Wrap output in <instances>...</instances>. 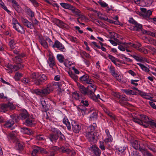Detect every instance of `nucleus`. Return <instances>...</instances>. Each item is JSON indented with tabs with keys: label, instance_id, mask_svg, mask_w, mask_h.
<instances>
[{
	"label": "nucleus",
	"instance_id": "f257e3e1",
	"mask_svg": "<svg viewBox=\"0 0 156 156\" xmlns=\"http://www.w3.org/2000/svg\"><path fill=\"white\" fill-rule=\"evenodd\" d=\"M96 127L95 123L90 125L88 128V131L85 134V136L91 144H94L97 142L98 136V134L94 130Z\"/></svg>",
	"mask_w": 156,
	"mask_h": 156
},
{
	"label": "nucleus",
	"instance_id": "f03ea898",
	"mask_svg": "<svg viewBox=\"0 0 156 156\" xmlns=\"http://www.w3.org/2000/svg\"><path fill=\"white\" fill-rule=\"evenodd\" d=\"M58 150L61 152L66 153L69 154L70 156L73 155L75 154L74 151H72L69 148H66L64 146H62L60 148L54 146L51 148L49 150V156H54L56 153V151Z\"/></svg>",
	"mask_w": 156,
	"mask_h": 156
},
{
	"label": "nucleus",
	"instance_id": "7ed1b4c3",
	"mask_svg": "<svg viewBox=\"0 0 156 156\" xmlns=\"http://www.w3.org/2000/svg\"><path fill=\"white\" fill-rule=\"evenodd\" d=\"M61 84L59 82H54L48 84L46 87L43 89L44 96L48 94L52 91L54 88H59L61 91H62L63 89H61Z\"/></svg>",
	"mask_w": 156,
	"mask_h": 156
},
{
	"label": "nucleus",
	"instance_id": "20e7f679",
	"mask_svg": "<svg viewBox=\"0 0 156 156\" xmlns=\"http://www.w3.org/2000/svg\"><path fill=\"white\" fill-rule=\"evenodd\" d=\"M140 118H138L136 117H133V121L140 125H142L147 127V126L144 124V123L149 124L151 119H149L148 117L145 115H140Z\"/></svg>",
	"mask_w": 156,
	"mask_h": 156
},
{
	"label": "nucleus",
	"instance_id": "39448f33",
	"mask_svg": "<svg viewBox=\"0 0 156 156\" xmlns=\"http://www.w3.org/2000/svg\"><path fill=\"white\" fill-rule=\"evenodd\" d=\"M89 84L87 88L89 89L88 90V96L91 99L93 100L96 101L97 100L96 96L95 95L94 92L95 91L96 88V86L95 84Z\"/></svg>",
	"mask_w": 156,
	"mask_h": 156
},
{
	"label": "nucleus",
	"instance_id": "423d86ee",
	"mask_svg": "<svg viewBox=\"0 0 156 156\" xmlns=\"http://www.w3.org/2000/svg\"><path fill=\"white\" fill-rule=\"evenodd\" d=\"M0 107L1 111L4 112L15 108L14 105L12 103L10 102H8L6 104H2L0 105Z\"/></svg>",
	"mask_w": 156,
	"mask_h": 156
},
{
	"label": "nucleus",
	"instance_id": "0eeeda50",
	"mask_svg": "<svg viewBox=\"0 0 156 156\" xmlns=\"http://www.w3.org/2000/svg\"><path fill=\"white\" fill-rule=\"evenodd\" d=\"M80 80L81 83L83 84H91L94 83V81L89 78V76L86 74L80 78Z\"/></svg>",
	"mask_w": 156,
	"mask_h": 156
},
{
	"label": "nucleus",
	"instance_id": "6e6552de",
	"mask_svg": "<svg viewBox=\"0 0 156 156\" xmlns=\"http://www.w3.org/2000/svg\"><path fill=\"white\" fill-rule=\"evenodd\" d=\"M11 117L12 119H9L6 121L4 125V127L5 128H11L12 129H13L12 126L14 124V120H16V116L13 115H11Z\"/></svg>",
	"mask_w": 156,
	"mask_h": 156
},
{
	"label": "nucleus",
	"instance_id": "1a4fd4ad",
	"mask_svg": "<svg viewBox=\"0 0 156 156\" xmlns=\"http://www.w3.org/2000/svg\"><path fill=\"white\" fill-rule=\"evenodd\" d=\"M47 80V76L43 74H40L39 77L37 80L34 81V83L36 85H41Z\"/></svg>",
	"mask_w": 156,
	"mask_h": 156
},
{
	"label": "nucleus",
	"instance_id": "9d476101",
	"mask_svg": "<svg viewBox=\"0 0 156 156\" xmlns=\"http://www.w3.org/2000/svg\"><path fill=\"white\" fill-rule=\"evenodd\" d=\"M93 154L94 156H100L101 154V151L98 147L95 145H92L89 148Z\"/></svg>",
	"mask_w": 156,
	"mask_h": 156
},
{
	"label": "nucleus",
	"instance_id": "9b49d317",
	"mask_svg": "<svg viewBox=\"0 0 156 156\" xmlns=\"http://www.w3.org/2000/svg\"><path fill=\"white\" fill-rule=\"evenodd\" d=\"M53 48H56L62 52H65L66 49L62 44L58 40H56L52 46Z\"/></svg>",
	"mask_w": 156,
	"mask_h": 156
},
{
	"label": "nucleus",
	"instance_id": "f8f14e48",
	"mask_svg": "<svg viewBox=\"0 0 156 156\" xmlns=\"http://www.w3.org/2000/svg\"><path fill=\"white\" fill-rule=\"evenodd\" d=\"M141 11V15L145 18H149L150 16L152 14V11L146 8H140Z\"/></svg>",
	"mask_w": 156,
	"mask_h": 156
},
{
	"label": "nucleus",
	"instance_id": "ddd939ff",
	"mask_svg": "<svg viewBox=\"0 0 156 156\" xmlns=\"http://www.w3.org/2000/svg\"><path fill=\"white\" fill-rule=\"evenodd\" d=\"M13 27L18 32L21 34H24L25 31L23 27L20 25L18 22L12 23Z\"/></svg>",
	"mask_w": 156,
	"mask_h": 156
},
{
	"label": "nucleus",
	"instance_id": "4468645a",
	"mask_svg": "<svg viewBox=\"0 0 156 156\" xmlns=\"http://www.w3.org/2000/svg\"><path fill=\"white\" fill-rule=\"evenodd\" d=\"M39 41L41 44L45 48H47L48 47V44L45 39V37H43L42 36H39L38 37Z\"/></svg>",
	"mask_w": 156,
	"mask_h": 156
},
{
	"label": "nucleus",
	"instance_id": "2eb2a0df",
	"mask_svg": "<svg viewBox=\"0 0 156 156\" xmlns=\"http://www.w3.org/2000/svg\"><path fill=\"white\" fill-rule=\"evenodd\" d=\"M21 21L25 26L30 29H33V26L31 22H29L27 19L23 17L21 18Z\"/></svg>",
	"mask_w": 156,
	"mask_h": 156
},
{
	"label": "nucleus",
	"instance_id": "dca6fc26",
	"mask_svg": "<svg viewBox=\"0 0 156 156\" xmlns=\"http://www.w3.org/2000/svg\"><path fill=\"white\" fill-rule=\"evenodd\" d=\"M55 22L56 25L60 28H67L68 27V26L67 24L58 19L55 20Z\"/></svg>",
	"mask_w": 156,
	"mask_h": 156
},
{
	"label": "nucleus",
	"instance_id": "f3484780",
	"mask_svg": "<svg viewBox=\"0 0 156 156\" xmlns=\"http://www.w3.org/2000/svg\"><path fill=\"white\" fill-rule=\"evenodd\" d=\"M131 145L136 150L139 149L142 152V149H144V147H141L138 141L136 140L134 141L131 143Z\"/></svg>",
	"mask_w": 156,
	"mask_h": 156
},
{
	"label": "nucleus",
	"instance_id": "a211bd4d",
	"mask_svg": "<svg viewBox=\"0 0 156 156\" xmlns=\"http://www.w3.org/2000/svg\"><path fill=\"white\" fill-rule=\"evenodd\" d=\"M77 85L81 93L84 95H88V89L87 88L80 83H77Z\"/></svg>",
	"mask_w": 156,
	"mask_h": 156
},
{
	"label": "nucleus",
	"instance_id": "6ab92c4d",
	"mask_svg": "<svg viewBox=\"0 0 156 156\" xmlns=\"http://www.w3.org/2000/svg\"><path fill=\"white\" fill-rule=\"evenodd\" d=\"M72 126L73 130L74 132L76 133H78L79 132L80 130V127L78 124L73 122H72Z\"/></svg>",
	"mask_w": 156,
	"mask_h": 156
},
{
	"label": "nucleus",
	"instance_id": "aec40b11",
	"mask_svg": "<svg viewBox=\"0 0 156 156\" xmlns=\"http://www.w3.org/2000/svg\"><path fill=\"white\" fill-rule=\"evenodd\" d=\"M16 134L17 133L15 131H12L9 134L7 135V136L9 139H10L14 141H16L17 140L16 137Z\"/></svg>",
	"mask_w": 156,
	"mask_h": 156
},
{
	"label": "nucleus",
	"instance_id": "412c9836",
	"mask_svg": "<svg viewBox=\"0 0 156 156\" xmlns=\"http://www.w3.org/2000/svg\"><path fill=\"white\" fill-rule=\"evenodd\" d=\"M124 47H125L126 51L128 52L132 53V51L131 49L133 48V44L130 42L128 43L124 42Z\"/></svg>",
	"mask_w": 156,
	"mask_h": 156
},
{
	"label": "nucleus",
	"instance_id": "4be33fe9",
	"mask_svg": "<svg viewBox=\"0 0 156 156\" xmlns=\"http://www.w3.org/2000/svg\"><path fill=\"white\" fill-rule=\"evenodd\" d=\"M29 117V115L27 111L25 109L23 110L21 112L19 117L20 119L23 120L27 119Z\"/></svg>",
	"mask_w": 156,
	"mask_h": 156
},
{
	"label": "nucleus",
	"instance_id": "5701e85b",
	"mask_svg": "<svg viewBox=\"0 0 156 156\" xmlns=\"http://www.w3.org/2000/svg\"><path fill=\"white\" fill-rule=\"evenodd\" d=\"M20 132L23 134L29 135H31L33 133V132L31 129L25 127H21Z\"/></svg>",
	"mask_w": 156,
	"mask_h": 156
},
{
	"label": "nucleus",
	"instance_id": "b1692460",
	"mask_svg": "<svg viewBox=\"0 0 156 156\" xmlns=\"http://www.w3.org/2000/svg\"><path fill=\"white\" fill-rule=\"evenodd\" d=\"M70 10L74 14V15L76 16H78L80 13H81V11L79 10L73 5L71 7Z\"/></svg>",
	"mask_w": 156,
	"mask_h": 156
},
{
	"label": "nucleus",
	"instance_id": "393cba45",
	"mask_svg": "<svg viewBox=\"0 0 156 156\" xmlns=\"http://www.w3.org/2000/svg\"><path fill=\"white\" fill-rule=\"evenodd\" d=\"M32 92L33 93H34L37 95H39L42 97L44 96L43 89H34L32 90Z\"/></svg>",
	"mask_w": 156,
	"mask_h": 156
},
{
	"label": "nucleus",
	"instance_id": "a878e982",
	"mask_svg": "<svg viewBox=\"0 0 156 156\" xmlns=\"http://www.w3.org/2000/svg\"><path fill=\"white\" fill-rule=\"evenodd\" d=\"M24 124L27 126H30L34 125L35 124V123L33 119L31 117L29 118L28 117L26 119Z\"/></svg>",
	"mask_w": 156,
	"mask_h": 156
},
{
	"label": "nucleus",
	"instance_id": "bb28decb",
	"mask_svg": "<svg viewBox=\"0 0 156 156\" xmlns=\"http://www.w3.org/2000/svg\"><path fill=\"white\" fill-rule=\"evenodd\" d=\"M62 122L66 126L68 130H70L71 129L70 123L67 117L64 116V117L63 119Z\"/></svg>",
	"mask_w": 156,
	"mask_h": 156
},
{
	"label": "nucleus",
	"instance_id": "cd10ccee",
	"mask_svg": "<svg viewBox=\"0 0 156 156\" xmlns=\"http://www.w3.org/2000/svg\"><path fill=\"white\" fill-rule=\"evenodd\" d=\"M139 94L143 98L147 99L150 100H151V99L153 98L152 97L150 96L149 94L142 91H139Z\"/></svg>",
	"mask_w": 156,
	"mask_h": 156
},
{
	"label": "nucleus",
	"instance_id": "c85d7f7f",
	"mask_svg": "<svg viewBox=\"0 0 156 156\" xmlns=\"http://www.w3.org/2000/svg\"><path fill=\"white\" fill-rule=\"evenodd\" d=\"M113 95L115 97L122 100L126 101L127 100L126 97L125 95H121L119 93L117 92L114 93Z\"/></svg>",
	"mask_w": 156,
	"mask_h": 156
},
{
	"label": "nucleus",
	"instance_id": "c756f323",
	"mask_svg": "<svg viewBox=\"0 0 156 156\" xmlns=\"http://www.w3.org/2000/svg\"><path fill=\"white\" fill-rule=\"evenodd\" d=\"M40 147L38 146L34 147L32 153H31V156H37V154L39 152H40Z\"/></svg>",
	"mask_w": 156,
	"mask_h": 156
},
{
	"label": "nucleus",
	"instance_id": "7c9ffc66",
	"mask_svg": "<svg viewBox=\"0 0 156 156\" xmlns=\"http://www.w3.org/2000/svg\"><path fill=\"white\" fill-rule=\"evenodd\" d=\"M77 108L79 112H81L83 115H84L85 114L87 110V108L86 107H85L82 105H80L78 106Z\"/></svg>",
	"mask_w": 156,
	"mask_h": 156
},
{
	"label": "nucleus",
	"instance_id": "2f4dec72",
	"mask_svg": "<svg viewBox=\"0 0 156 156\" xmlns=\"http://www.w3.org/2000/svg\"><path fill=\"white\" fill-rule=\"evenodd\" d=\"M134 26L131 27V30H134L139 31L141 29L142 25L141 24L137 23L136 22V23L134 24Z\"/></svg>",
	"mask_w": 156,
	"mask_h": 156
},
{
	"label": "nucleus",
	"instance_id": "473e14b6",
	"mask_svg": "<svg viewBox=\"0 0 156 156\" xmlns=\"http://www.w3.org/2000/svg\"><path fill=\"white\" fill-rule=\"evenodd\" d=\"M49 138L52 142H55L58 138V135L54 134H51L49 136Z\"/></svg>",
	"mask_w": 156,
	"mask_h": 156
},
{
	"label": "nucleus",
	"instance_id": "72a5a7b5",
	"mask_svg": "<svg viewBox=\"0 0 156 156\" xmlns=\"http://www.w3.org/2000/svg\"><path fill=\"white\" fill-rule=\"evenodd\" d=\"M96 12L97 13V16L100 19L105 20H108V17L105 15L103 14L100 12L97 11Z\"/></svg>",
	"mask_w": 156,
	"mask_h": 156
},
{
	"label": "nucleus",
	"instance_id": "f704fd0d",
	"mask_svg": "<svg viewBox=\"0 0 156 156\" xmlns=\"http://www.w3.org/2000/svg\"><path fill=\"white\" fill-rule=\"evenodd\" d=\"M118 49L122 51H124L126 50L125 47H124V42H119L118 43Z\"/></svg>",
	"mask_w": 156,
	"mask_h": 156
},
{
	"label": "nucleus",
	"instance_id": "c9c22d12",
	"mask_svg": "<svg viewBox=\"0 0 156 156\" xmlns=\"http://www.w3.org/2000/svg\"><path fill=\"white\" fill-rule=\"evenodd\" d=\"M143 33L148 35H150L152 37H156V32H152L148 30H142Z\"/></svg>",
	"mask_w": 156,
	"mask_h": 156
},
{
	"label": "nucleus",
	"instance_id": "e433bc0d",
	"mask_svg": "<svg viewBox=\"0 0 156 156\" xmlns=\"http://www.w3.org/2000/svg\"><path fill=\"white\" fill-rule=\"evenodd\" d=\"M40 76V74L38 73H32L30 77L31 78L33 79V81H34L36 80H37L39 78Z\"/></svg>",
	"mask_w": 156,
	"mask_h": 156
},
{
	"label": "nucleus",
	"instance_id": "4c0bfd02",
	"mask_svg": "<svg viewBox=\"0 0 156 156\" xmlns=\"http://www.w3.org/2000/svg\"><path fill=\"white\" fill-rule=\"evenodd\" d=\"M109 69L112 75L115 77H117L118 75L117 72L115 70V68L112 66H111Z\"/></svg>",
	"mask_w": 156,
	"mask_h": 156
},
{
	"label": "nucleus",
	"instance_id": "58836bf2",
	"mask_svg": "<svg viewBox=\"0 0 156 156\" xmlns=\"http://www.w3.org/2000/svg\"><path fill=\"white\" fill-rule=\"evenodd\" d=\"M16 41L12 39L9 41V45L11 49H13L16 47Z\"/></svg>",
	"mask_w": 156,
	"mask_h": 156
},
{
	"label": "nucleus",
	"instance_id": "ea45409f",
	"mask_svg": "<svg viewBox=\"0 0 156 156\" xmlns=\"http://www.w3.org/2000/svg\"><path fill=\"white\" fill-rule=\"evenodd\" d=\"M5 67H6L5 69L7 71L8 73H11L12 72V65L11 64H6L5 65Z\"/></svg>",
	"mask_w": 156,
	"mask_h": 156
},
{
	"label": "nucleus",
	"instance_id": "a19ab883",
	"mask_svg": "<svg viewBox=\"0 0 156 156\" xmlns=\"http://www.w3.org/2000/svg\"><path fill=\"white\" fill-rule=\"evenodd\" d=\"M69 76L75 81H76L78 79V76L73 73L72 72L69 71L68 72Z\"/></svg>",
	"mask_w": 156,
	"mask_h": 156
},
{
	"label": "nucleus",
	"instance_id": "79ce46f5",
	"mask_svg": "<svg viewBox=\"0 0 156 156\" xmlns=\"http://www.w3.org/2000/svg\"><path fill=\"white\" fill-rule=\"evenodd\" d=\"M55 130V132H56L58 136H60L59 140L61 141H62L64 140L65 139V136L58 129H56Z\"/></svg>",
	"mask_w": 156,
	"mask_h": 156
},
{
	"label": "nucleus",
	"instance_id": "37998d69",
	"mask_svg": "<svg viewBox=\"0 0 156 156\" xmlns=\"http://www.w3.org/2000/svg\"><path fill=\"white\" fill-rule=\"evenodd\" d=\"M123 91L127 95H131L136 94L135 92L130 90L124 89L123 90Z\"/></svg>",
	"mask_w": 156,
	"mask_h": 156
},
{
	"label": "nucleus",
	"instance_id": "c03bdc74",
	"mask_svg": "<svg viewBox=\"0 0 156 156\" xmlns=\"http://www.w3.org/2000/svg\"><path fill=\"white\" fill-rule=\"evenodd\" d=\"M60 4L61 6L63 8L66 9H69V10L71 8V7L72 6V5L67 3H61Z\"/></svg>",
	"mask_w": 156,
	"mask_h": 156
},
{
	"label": "nucleus",
	"instance_id": "a18cd8bd",
	"mask_svg": "<svg viewBox=\"0 0 156 156\" xmlns=\"http://www.w3.org/2000/svg\"><path fill=\"white\" fill-rule=\"evenodd\" d=\"M26 12L28 15L31 17L32 18L34 16V12L29 8H27L26 9Z\"/></svg>",
	"mask_w": 156,
	"mask_h": 156
},
{
	"label": "nucleus",
	"instance_id": "49530a36",
	"mask_svg": "<svg viewBox=\"0 0 156 156\" xmlns=\"http://www.w3.org/2000/svg\"><path fill=\"white\" fill-rule=\"evenodd\" d=\"M78 16V17L77 18V21L79 23H80L79 19H80L82 21L86 20V17L84 16L81 13H80Z\"/></svg>",
	"mask_w": 156,
	"mask_h": 156
},
{
	"label": "nucleus",
	"instance_id": "de8ad7c7",
	"mask_svg": "<svg viewBox=\"0 0 156 156\" xmlns=\"http://www.w3.org/2000/svg\"><path fill=\"white\" fill-rule=\"evenodd\" d=\"M22 74L21 73L19 72L16 73L15 76L14 77V79L16 80H19L22 76Z\"/></svg>",
	"mask_w": 156,
	"mask_h": 156
},
{
	"label": "nucleus",
	"instance_id": "09e8293b",
	"mask_svg": "<svg viewBox=\"0 0 156 156\" xmlns=\"http://www.w3.org/2000/svg\"><path fill=\"white\" fill-rule=\"evenodd\" d=\"M137 64L141 68L146 72H148L149 71V69L147 67L141 63H138Z\"/></svg>",
	"mask_w": 156,
	"mask_h": 156
},
{
	"label": "nucleus",
	"instance_id": "8fccbe9b",
	"mask_svg": "<svg viewBox=\"0 0 156 156\" xmlns=\"http://www.w3.org/2000/svg\"><path fill=\"white\" fill-rule=\"evenodd\" d=\"M142 153L144 156H152V155L145 149H142Z\"/></svg>",
	"mask_w": 156,
	"mask_h": 156
},
{
	"label": "nucleus",
	"instance_id": "3c124183",
	"mask_svg": "<svg viewBox=\"0 0 156 156\" xmlns=\"http://www.w3.org/2000/svg\"><path fill=\"white\" fill-rule=\"evenodd\" d=\"M93 22L96 24L98 26H101V27H103L104 25V24L102 22L99 21L97 19H94L93 21Z\"/></svg>",
	"mask_w": 156,
	"mask_h": 156
},
{
	"label": "nucleus",
	"instance_id": "603ef678",
	"mask_svg": "<svg viewBox=\"0 0 156 156\" xmlns=\"http://www.w3.org/2000/svg\"><path fill=\"white\" fill-rule=\"evenodd\" d=\"M31 21L32 24H33V29L34 28L35 26L38 25L39 22L35 18L34 19H30Z\"/></svg>",
	"mask_w": 156,
	"mask_h": 156
},
{
	"label": "nucleus",
	"instance_id": "864d4df0",
	"mask_svg": "<svg viewBox=\"0 0 156 156\" xmlns=\"http://www.w3.org/2000/svg\"><path fill=\"white\" fill-rule=\"evenodd\" d=\"M141 46V45L140 43H138L137 44H133V48H134L139 51H141V48H140Z\"/></svg>",
	"mask_w": 156,
	"mask_h": 156
},
{
	"label": "nucleus",
	"instance_id": "5fc2aeb1",
	"mask_svg": "<svg viewBox=\"0 0 156 156\" xmlns=\"http://www.w3.org/2000/svg\"><path fill=\"white\" fill-rule=\"evenodd\" d=\"M48 56L49 60L50 62L55 61L54 57L52 55V53L49 52L48 53Z\"/></svg>",
	"mask_w": 156,
	"mask_h": 156
},
{
	"label": "nucleus",
	"instance_id": "6e6d98bb",
	"mask_svg": "<svg viewBox=\"0 0 156 156\" xmlns=\"http://www.w3.org/2000/svg\"><path fill=\"white\" fill-rule=\"evenodd\" d=\"M13 61L16 63L22 62V60L21 58L19 56H16L13 58Z\"/></svg>",
	"mask_w": 156,
	"mask_h": 156
},
{
	"label": "nucleus",
	"instance_id": "4d7b16f0",
	"mask_svg": "<svg viewBox=\"0 0 156 156\" xmlns=\"http://www.w3.org/2000/svg\"><path fill=\"white\" fill-rule=\"evenodd\" d=\"M108 58L113 62L115 65L117 66V63L116 61V58H115L113 56L109 55L108 56Z\"/></svg>",
	"mask_w": 156,
	"mask_h": 156
},
{
	"label": "nucleus",
	"instance_id": "13d9d810",
	"mask_svg": "<svg viewBox=\"0 0 156 156\" xmlns=\"http://www.w3.org/2000/svg\"><path fill=\"white\" fill-rule=\"evenodd\" d=\"M57 58L59 62L61 63L63 62L64 58L63 55L60 54H58L57 55Z\"/></svg>",
	"mask_w": 156,
	"mask_h": 156
},
{
	"label": "nucleus",
	"instance_id": "bf43d9fd",
	"mask_svg": "<svg viewBox=\"0 0 156 156\" xmlns=\"http://www.w3.org/2000/svg\"><path fill=\"white\" fill-rule=\"evenodd\" d=\"M90 118L91 120H95L97 119V114L96 112H93L90 115Z\"/></svg>",
	"mask_w": 156,
	"mask_h": 156
},
{
	"label": "nucleus",
	"instance_id": "052dcab7",
	"mask_svg": "<svg viewBox=\"0 0 156 156\" xmlns=\"http://www.w3.org/2000/svg\"><path fill=\"white\" fill-rule=\"evenodd\" d=\"M112 136H107L106 138L104 140V142L105 144H108V143L111 142H112Z\"/></svg>",
	"mask_w": 156,
	"mask_h": 156
},
{
	"label": "nucleus",
	"instance_id": "680f3d73",
	"mask_svg": "<svg viewBox=\"0 0 156 156\" xmlns=\"http://www.w3.org/2000/svg\"><path fill=\"white\" fill-rule=\"evenodd\" d=\"M32 4L35 7H37L39 6V4L36 0H29Z\"/></svg>",
	"mask_w": 156,
	"mask_h": 156
},
{
	"label": "nucleus",
	"instance_id": "e2e57ef3",
	"mask_svg": "<svg viewBox=\"0 0 156 156\" xmlns=\"http://www.w3.org/2000/svg\"><path fill=\"white\" fill-rule=\"evenodd\" d=\"M98 3L103 7L105 8L107 7L108 5L105 2L101 0H100L98 2Z\"/></svg>",
	"mask_w": 156,
	"mask_h": 156
},
{
	"label": "nucleus",
	"instance_id": "0e129e2a",
	"mask_svg": "<svg viewBox=\"0 0 156 156\" xmlns=\"http://www.w3.org/2000/svg\"><path fill=\"white\" fill-rule=\"evenodd\" d=\"M149 124L153 127H155L156 128V121L151 119Z\"/></svg>",
	"mask_w": 156,
	"mask_h": 156
},
{
	"label": "nucleus",
	"instance_id": "69168bd1",
	"mask_svg": "<svg viewBox=\"0 0 156 156\" xmlns=\"http://www.w3.org/2000/svg\"><path fill=\"white\" fill-rule=\"evenodd\" d=\"M45 39L46 41H47L49 44V45L50 46H51L52 47V46L53 45V42L51 40V39L48 37L47 36L45 37Z\"/></svg>",
	"mask_w": 156,
	"mask_h": 156
},
{
	"label": "nucleus",
	"instance_id": "338daca9",
	"mask_svg": "<svg viewBox=\"0 0 156 156\" xmlns=\"http://www.w3.org/2000/svg\"><path fill=\"white\" fill-rule=\"evenodd\" d=\"M155 101L152 100H150L149 101V104L150 106L153 108L156 109V106L153 101Z\"/></svg>",
	"mask_w": 156,
	"mask_h": 156
},
{
	"label": "nucleus",
	"instance_id": "774afa93",
	"mask_svg": "<svg viewBox=\"0 0 156 156\" xmlns=\"http://www.w3.org/2000/svg\"><path fill=\"white\" fill-rule=\"evenodd\" d=\"M81 102L83 104V105L85 107L89 105L88 102L87 100H82L81 101Z\"/></svg>",
	"mask_w": 156,
	"mask_h": 156
}]
</instances>
